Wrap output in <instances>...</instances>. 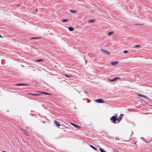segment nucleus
Wrapping results in <instances>:
<instances>
[{
  "label": "nucleus",
  "instance_id": "7c9ffc66",
  "mask_svg": "<svg viewBox=\"0 0 152 152\" xmlns=\"http://www.w3.org/2000/svg\"><path fill=\"white\" fill-rule=\"evenodd\" d=\"M0 37H1V36L0 35Z\"/></svg>",
  "mask_w": 152,
  "mask_h": 152
},
{
  "label": "nucleus",
  "instance_id": "9d476101",
  "mask_svg": "<svg viewBox=\"0 0 152 152\" xmlns=\"http://www.w3.org/2000/svg\"><path fill=\"white\" fill-rule=\"evenodd\" d=\"M71 124L74 127H80L77 125H76L75 124H73V123H71Z\"/></svg>",
  "mask_w": 152,
  "mask_h": 152
},
{
  "label": "nucleus",
  "instance_id": "dca6fc26",
  "mask_svg": "<svg viewBox=\"0 0 152 152\" xmlns=\"http://www.w3.org/2000/svg\"><path fill=\"white\" fill-rule=\"evenodd\" d=\"M38 92L41 93H42V94H47V95H51V94H50L48 93H45V92Z\"/></svg>",
  "mask_w": 152,
  "mask_h": 152
},
{
  "label": "nucleus",
  "instance_id": "a211bd4d",
  "mask_svg": "<svg viewBox=\"0 0 152 152\" xmlns=\"http://www.w3.org/2000/svg\"><path fill=\"white\" fill-rule=\"evenodd\" d=\"M64 75H65V77H72V76H71V75H69V76H68V75H66V74H65Z\"/></svg>",
  "mask_w": 152,
  "mask_h": 152
},
{
  "label": "nucleus",
  "instance_id": "423d86ee",
  "mask_svg": "<svg viewBox=\"0 0 152 152\" xmlns=\"http://www.w3.org/2000/svg\"><path fill=\"white\" fill-rule=\"evenodd\" d=\"M54 123L58 127H59L60 126V124H59L56 121H54Z\"/></svg>",
  "mask_w": 152,
  "mask_h": 152
},
{
  "label": "nucleus",
  "instance_id": "6ab92c4d",
  "mask_svg": "<svg viewBox=\"0 0 152 152\" xmlns=\"http://www.w3.org/2000/svg\"><path fill=\"white\" fill-rule=\"evenodd\" d=\"M32 95L37 96L40 95V94H32Z\"/></svg>",
  "mask_w": 152,
  "mask_h": 152
},
{
  "label": "nucleus",
  "instance_id": "c756f323",
  "mask_svg": "<svg viewBox=\"0 0 152 152\" xmlns=\"http://www.w3.org/2000/svg\"><path fill=\"white\" fill-rule=\"evenodd\" d=\"M2 152H6V151H2Z\"/></svg>",
  "mask_w": 152,
  "mask_h": 152
},
{
  "label": "nucleus",
  "instance_id": "a878e982",
  "mask_svg": "<svg viewBox=\"0 0 152 152\" xmlns=\"http://www.w3.org/2000/svg\"><path fill=\"white\" fill-rule=\"evenodd\" d=\"M32 94H31V93H28L27 94V95H32Z\"/></svg>",
  "mask_w": 152,
  "mask_h": 152
},
{
  "label": "nucleus",
  "instance_id": "0eeeda50",
  "mask_svg": "<svg viewBox=\"0 0 152 152\" xmlns=\"http://www.w3.org/2000/svg\"><path fill=\"white\" fill-rule=\"evenodd\" d=\"M26 85H25L23 84H20V83H18L17 84H16L15 85V86H26Z\"/></svg>",
  "mask_w": 152,
  "mask_h": 152
},
{
  "label": "nucleus",
  "instance_id": "393cba45",
  "mask_svg": "<svg viewBox=\"0 0 152 152\" xmlns=\"http://www.w3.org/2000/svg\"><path fill=\"white\" fill-rule=\"evenodd\" d=\"M39 38H38V37H34V38H31V39H38Z\"/></svg>",
  "mask_w": 152,
  "mask_h": 152
},
{
  "label": "nucleus",
  "instance_id": "4468645a",
  "mask_svg": "<svg viewBox=\"0 0 152 152\" xmlns=\"http://www.w3.org/2000/svg\"><path fill=\"white\" fill-rule=\"evenodd\" d=\"M90 147H91V148H92L93 149H94L95 150H96V151L97 150V149L96 148L94 147V146H93V145H90Z\"/></svg>",
  "mask_w": 152,
  "mask_h": 152
},
{
  "label": "nucleus",
  "instance_id": "412c9836",
  "mask_svg": "<svg viewBox=\"0 0 152 152\" xmlns=\"http://www.w3.org/2000/svg\"><path fill=\"white\" fill-rule=\"evenodd\" d=\"M120 78L119 77H116L114 79V81H115V80H116L117 79H119Z\"/></svg>",
  "mask_w": 152,
  "mask_h": 152
},
{
  "label": "nucleus",
  "instance_id": "2eb2a0df",
  "mask_svg": "<svg viewBox=\"0 0 152 152\" xmlns=\"http://www.w3.org/2000/svg\"><path fill=\"white\" fill-rule=\"evenodd\" d=\"M43 61V60L42 59H39L38 60H36L35 61H36V62H39L42 61Z\"/></svg>",
  "mask_w": 152,
  "mask_h": 152
},
{
  "label": "nucleus",
  "instance_id": "2f4dec72",
  "mask_svg": "<svg viewBox=\"0 0 152 152\" xmlns=\"http://www.w3.org/2000/svg\"><path fill=\"white\" fill-rule=\"evenodd\" d=\"M43 123H45L44 121H43Z\"/></svg>",
  "mask_w": 152,
  "mask_h": 152
},
{
  "label": "nucleus",
  "instance_id": "f8f14e48",
  "mask_svg": "<svg viewBox=\"0 0 152 152\" xmlns=\"http://www.w3.org/2000/svg\"><path fill=\"white\" fill-rule=\"evenodd\" d=\"M61 21L63 22H67L69 21V20L68 19H66L63 20H62Z\"/></svg>",
  "mask_w": 152,
  "mask_h": 152
},
{
  "label": "nucleus",
  "instance_id": "7ed1b4c3",
  "mask_svg": "<svg viewBox=\"0 0 152 152\" xmlns=\"http://www.w3.org/2000/svg\"><path fill=\"white\" fill-rule=\"evenodd\" d=\"M101 50L103 52V53H104V54H109V52L107 51L106 50H104V49H101Z\"/></svg>",
  "mask_w": 152,
  "mask_h": 152
},
{
  "label": "nucleus",
  "instance_id": "20e7f679",
  "mask_svg": "<svg viewBox=\"0 0 152 152\" xmlns=\"http://www.w3.org/2000/svg\"><path fill=\"white\" fill-rule=\"evenodd\" d=\"M111 65L113 66L115 65L118 64V62L117 61H115V62H111Z\"/></svg>",
  "mask_w": 152,
  "mask_h": 152
},
{
  "label": "nucleus",
  "instance_id": "6e6552de",
  "mask_svg": "<svg viewBox=\"0 0 152 152\" xmlns=\"http://www.w3.org/2000/svg\"><path fill=\"white\" fill-rule=\"evenodd\" d=\"M23 132L25 135L27 136L28 135V133L25 130H23Z\"/></svg>",
  "mask_w": 152,
  "mask_h": 152
},
{
  "label": "nucleus",
  "instance_id": "bb28decb",
  "mask_svg": "<svg viewBox=\"0 0 152 152\" xmlns=\"http://www.w3.org/2000/svg\"><path fill=\"white\" fill-rule=\"evenodd\" d=\"M140 46V45H137V46H135V47H136V48L138 47H139Z\"/></svg>",
  "mask_w": 152,
  "mask_h": 152
},
{
  "label": "nucleus",
  "instance_id": "ddd939ff",
  "mask_svg": "<svg viewBox=\"0 0 152 152\" xmlns=\"http://www.w3.org/2000/svg\"><path fill=\"white\" fill-rule=\"evenodd\" d=\"M113 34V31L107 33V35L108 36H110Z\"/></svg>",
  "mask_w": 152,
  "mask_h": 152
},
{
  "label": "nucleus",
  "instance_id": "f3484780",
  "mask_svg": "<svg viewBox=\"0 0 152 152\" xmlns=\"http://www.w3.org/2000/svg\"><path fill=\"white\" fill-rule=\"evenodd\" d=\"M94 21H95L94 20L92 19V20H89L88 21V22L89 23H92V22H94Z\"/></svg>",
  "mask_w": 152,
  "mask_h": 152
},
{
  "label": "nucleus",
  "instance_id": "5701e85b",
  "mask_svg": "<svg viewBox=\"0 0 152 152\" xmlns=\"http://www.w3.org/2000/svg\"><path fill=\"white\" fill-rule=\"evenodd\" d=\"M109 80L111 82H113L114 81V79H109Z\"/></svg>",
  "mask_w": 152,
  "mask_h": 152
},
{
  "label": "nucleus",
  "instance_id": "1a4fd4ad",
  "mask_svg": "<svg viewBox=\"0 0 152 152\" xmlns=\"http://www.w3.org/2000/svg\"><path fill=\"white\" fill-rule=\"evenodd\" d=\"M137 95L139 96L142 97L144 98H147V97L144 95H141L140 94H138Z\"/></svg>",
  "mask_w": 152,
  "mask_h": 152
},
{
  "label": "nucleus",
  "instance_id": "9b49d317",
  "mask_svg": "<svg viewBox=\"0 0 152 152\" xmlns=\"http://www.w3.org/2000/svg\"><path fill=\"white\" fill-rule=\"evenodd\" d=\"M69 30L70 31H72L74 30V28L72 27H69L68 28Z\"/></svg>",
  "mask_w": 152,
  "mask_h": 152
},
{
  "label": "nucleus",
  "instance_id": "aec40b11",
  "mask_svg": "<svg viewBox=\"0 0 152 152\" xmlns=\"http://www.w3.org/2000/svg\"><path fill=\"white\" fill-rule=\"evenodd\" d=\"M70 12L71 13H76V11L74 10H70Z\"/></svg>",
  "mask_w": 152,
  "mask_h": 152
},
{
  "label": "nucleus",
  "instance_id": "b1692460",
  "mask_svg": "<svg viewBox=\"0 0 152 152\" xmlns=\"http://www.w3.org/2000/svg\"><path fill=\"white\" fill-rule=\"evenodd\" d=\"M128 52V51L126 50H125V51H124V53H127Z\"/></svg>",
  "mask_w": 152,
  "mask_h": 152
},
{
  "label": "nucleus",
  "instance_id": "39448f33",
  "mask_svg": "<svg viewBox=\"0 0 152 152\" xmlns=\"http://www.w3.org/2000/svg\"><path fill=\"white\" fill-rule=\"evenodd\" d=\"M123 116H124L123 114H121L120 115V116L119 117V118H117V121H120L121 120L122 117H123Z\"/></svg>",
  "mask_w": 152,
  "mask_h": 152
},
{
  "label": "nucleus",
  "instance_id": "f03ea898",
  "mask_svg": "<svg viewBox=\"0 0 152 152\" xmlns=\"http://www.w3.org/2000/svg\"><path fill=\"white\" fill-rule=\"evenodd\" d=\"M95 101L96 102L98 103H102L104 102L103 100L101 99H96L95 100Z\"/></svg>",
  "mask_w": 152,
  "mask_h": 152
},
{
  "label": "nucleus",
  "instance_id": "f257e3e1",
  "mask_svg": "<svg viewBox=\"0 0 152 152\" xmlns=\"http://www.w3.org/2000/svg\"><path fill=\"white\" fill-rule=\"evenodd\" d=\"M117 115H116V116H113L110 118V120L114 123H116V121L117 120Z\"/></svg>",
  "mask_w": 152,
  "mask_h": 152
},
{
  "label": "nucleus",
  "instance_id": "cd10ccee",
  "mask_svg": "<svg viewBox=\"0 0 152 152\" xmlns=\"http://www.w3.org/2000/svg\"><path fill=\"white\" fill-rule=\"evenodd\" d=\"M84 92L86 94L87 93V92L85 91H84Z\"/></svg>",
  "mask_w": 152,
  "mask_h": 152
},
{
  "label": "nucleus",
  "instance_id": "c85d7f7f",
  "mask_svg": "<svg viewBox=\"0 0 152 152\" xmlns=\"http://www.w3.org/2000/svg\"><path fill=\"white\" fill-rule=\"evenodd\" d=\"M90 100H89L88 101V102H90Z\"/></svg>",
  "mask_w": 152,
  "mask_h": 152
},
{
  "label": "nucleus",
  "instance_id": "4be33fe9",
  "mask_svg": "<svg viewBox=\"0 0 152 152\" xmlns=\"http://www.w3.org/2000/svg\"><path fill=\"white\" fill-rule=\"evenodd\" d=\"M100 150L101 152H105L104 150H103L101 148L100 149Z\"/></svg>",
  "mask_w": 152,
  "mask_h": 152
}]
</instances>
